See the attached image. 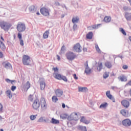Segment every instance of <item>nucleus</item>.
Returning <instances> with one entry per match:
<instances>
[{"label": "nucleus", "mask_w": 131, "mask_h": 131, "mask_svg": "<svg viewBox=\"0 0 131 131\" xmlns=\"http://www.w3.org/2000/svg\"><path fill=\"white\" fill-rule=\"evenodd\" d=\"M11 26H12L11 24L5 21H0V27L5 30V31H8V30L11 28Z\"/></svg>", "instance_id": "f257e3e1"}, {"label": "nucleus", "mask_w": 131, "mask_h": 131, "mask_svg": "<svg viewBox=\"0 0 131 131\" xmlns=\"http://www.w3.org/2000/svg\"><path fill=\"white\" fill-rule=\"evenodd\" d=\"M16 28L17 31L19 32H23V31H25V29H26V26L24 23H18L17 25Z\"/></svg>", "instance_id": "f03ea898"}, {"label": "nucleus", "mask_w": 131, "mask_h": 131, "mask_svg": "<svg viewBox=\"0 0 131 131\" xmlns=\"http://www.w3.org/2000/svg\"><path fill=\"white\" fill-rule=\"evenodd\" d=\"M77 118H78L77 113L76 112H74L68 116V120H69V121H77Z\"/></svg>", "instance_id": "7ed1b4c3"}, {"label": "nucleus", "mask_w": 131, "mask_h": 131, "mask_svg": "<svg viewBox=\"0 0 131 131\" xmlns=\"http://www.w3.org/2000/svg\"><path fill=\"white\" fill-rule=\"evenodd\" d=\"M31 62V60H30V57L28 55H24L23 57V63L24 65H26L28 66V65H30V62Z\"/></svg>", "instance_id": "20e7f679"}, {"label": "nucleus", "mask_w": 131, "mask_h": 131, "mask_svg": "<svg viewBox=\"0 0 131 131\" xmlns=\"http://www.w3.org/2000/svg\"><path fill=\"white\" fill-rule=\"evenodd\" d=\"M40 13L43 15V16H49L50 15V10L47 8L43 7L40 9Z\"/></svg>", "instance_id": "39448f33"}, {"label": "nucleus", "mask_w": 131, "mask_h": 131, "mask_svg": "<svg viewBox=\"0 0 131 131\" xmlns=\"http://www.w3.org/2000/svg\"><path fill=\"white\" fill-rule=\"evenodd\" d=\"M66 57L68 60L72 61V60H74V59L75 58V54L73 52H70L66 54Z\"/></svg>", "instance_id": "423d86ee"}, {"label": "nucleus", "mask_w": 131, "mask_h": 131, "mask_svg": "<svg viewBox=\"0 0 131 131\" xmlns=\"http://www.w3.org/2000/svg\"><path fill=\"white\" fill-rule=\"evenodd\" d=\"M39 106H40L39 100L38 99L35 100L32 104L33 109L34 110H37L38 108H39Z\"/></svg>", "instance_id": "0eeeda50"}, {"label": "nucleus", "mask_w": 131, "mask_h": 131, "mask_svg": "<svg viewBox=\"0 0 131 131\" xmlns=\"http://www.w3.org/2000/svg\"><path fill=\"white\" fill-rule=\"evenodd\" d=\"M122 123L124 126L128 127V126H130L131 125V121L129 119H126L122 121Z\"/></svg>", "instance_id": "6e6552de"}, {"label": "nucleus", "mask_w": 131, "mask_h": 131, "mask_svg": "<svg viewBox=\"0 0 131 131\" xmlns=\"http://www.w3.org/2000/svg\"><path fill=\"white\" fill-rule=\"evenodd\" d=\"M81 46H80V44L79 43H76L73 47V51L74 52H77V53H80L81 52Z\"/></svg>", "instance_id": "1a4fd4ad"}, {"label": "nucleus", "mask_w": 131, "mask_h": 131, "mask_svg": "<svg viewBox=\"0 0 131 131\" xmlns=\"http://www.w3.org/2000/svg\"><path fill=\"white\" fill-rule=\"evenodd\" d=\"M118 79L119 80V81L125 82L127 81V77L124 75H121L118 77Z\"/></svg>", "instance_id": "9d476101"}, {"label": "nucleus", "mask_w": 131, "mask_h": 131, "mask_svg": "<svg viewBox=\"0 0 131 131\" xmlns=\"http://www.w3.org/2000/svg\"><path fill=\"white\" fill-rule=\"evenodd\" d=\"M41 107L42 109H47V102L44 98H41L40 99Z\"/></svg>", "instance_id": "9b49d317"}, {"label": "nucleus", "mask_w": 131, "mask_h": 131, "mask_svg": "<svg viewBox=\"0 0 131 131\" xmlns=\"http://www.w3.org/2000/svg\"><path fill=\"white\" fill-rule=\"evenodd\" d=\"M121 104L125 108H128V107H129V102L126 100H122Z\"/></svg>", "instance_id": "f8f14e48"}, {"label": "nucleus", "mask_w": 131, "mask_h": 131, "mask_svg": "<svg viewBox=\"0 0 131 131\" xmlns=\"http://www.w3.org/2000/svg\"><path fill=\"white\" fill-rule=\"evenodd\" d=\"M55 94L58 97H61L63 96V90L57 89L55 91Z\"/></svg>", "instance_id": "ddd939ff"}, {"label": "nucleus", "mask_w": 131, "mask_h": 131, "mask_svg": "<svg viewBox=\"0 0 131 131\" xmlns=\"http://www.w3.org/2000/svg\"><path fill=\"white\" fill-rule=\"evenodd\" d=\"M46 88V81L45 80H40V89L41 91H43Z\"/></svg>", "instance_id": "4468645a"}, {"label": "nucleus", "mask_w": 131, "mask_h": 131, "mask_svg": "<svg viewBox=\"0 0 131 131\" xmlns=\"http://www.w3.org/2000/svg\"><path fill=\"white\" fill-rule=\"evenodd\" d=\"M3 65L5 67V68H6V69H12V65L11 64V63H10V62H4L3 63Z\"/></svg>", "instance_id": "2eb2a0df"}, {"label": "nucleus", "mask_w": 131, "mask_h": 131, "mask_svg": "<svg viewBox=\"0 0 131 131\" xmlns=\"http://www.w3.org/2000/svg\"><path fill=\"white\" fill-rule=\"evenodd\" d=\"M72 22L73 24H76L79 22V17L78 16H75L72 18Z\"/></svg>", "instance_id": "dca6fc26"}, {"label": "nucleus", "mask_w": 131, "mask_h": 131, "mask_svg": "<svg viewBox=\"0 0 131 131\" xmlns=\"http://www.w3.org/2000/svg\"><path fill=\"white\" fill-rule=\"evenodd\" d=\"M100 25H101V24L91 26L88 27V29H89V30H94V29H98V28H99V26H100Z\"/></svg>", "instance_id": "f3484780"}, {"label": "nucleus", "mask_w": 131, "mask_h": 131, "mask_svg": "<svg viewBox=\"0 0 131 131\" xmlns=\"http://www.w3.org/2000/svg\"><path fill=\"white\" fill-rule=\"evenodd\" d=\"M0 48L1 49L2 51H5L6 50V45L4 43L2 40L0 39Z\"/></svg>", "instance_id": "a211bd4d"}, {"label": "nucleus", "mask_w": 131, "mask_h": 131, "mask_svg": "<svg viewBox=\"0 0 131 131\" xmlns=\"http://www.w3.org/2000/svg\"><path fill=\"white\" fill-rule=\"evenodd\" d=\"M92 70L89 67V64H86V68L85 69V73L86 74H91L92 73Z\"/></svg>", "instance_id": "6ab92c4d"}, {"label": "nucleus", "mask_w": 131, "mask_h": 131, "mask_svg": "<svg viewBox=\"0 0 131 131\" xmlns=\"http://www.w3.org/2000/svg\"><path fill=\"white\" fill-rule=\"evenodd\" d=\"M50 122L51 123H52V124H58V123H60V121L52 118L50 121Z\"/></svg>", "instance_id": "aec40b11"}, {"label": "nucleus", "mask_w": 131, "mask_h": 131, "mask_svg": "<svg viewBox=\"0 0 131 131\" xmlns=\"http://www.w3.org/2000/svg\"><path fill=\"white\" fill-rule=\"evenodd\" d=\"M80 121L81 122H83V123H85V124H89V123H90V121L87 120L84 117H81Z\"/></svg>", "instance_id": "412c9836"}, {"label": "nucleus", "mask_w": 131, "mask_h": 131, "mask_svg": "<svg viewBox=\"0 0 131 131\" xmlns=\"http://www.w3.org/2000/svg\"><path fill=\"white\" fill-rule=\"evenodd\" d=\"M88 91V88L85 87H78V91L82 92V93H85Z\"/></svg>", "instance_id": "4be33fe9"}, {"label": "nucleus", "mask_w": 131, "mask_h": 131, "mask_svg": "<svg viewBox=\"0 0 131 131\" xmlns=\"http://www.w3.org/2000/svg\"><path fill=\"white\" fill-rule=\"evenodd\" d=\"M23 88L24 89V90H28L30 89V83L29 82V81H27V83L23 85Z\"/></svg>", "instance_id": "5701e85b"}, {"label": "nucleus", "mask_w": 131, "mask_h": 131, "mask_svg": "<svg viewBox=\"0 0 131 131\" xmlns=\"http://www.w3.org/2000/svg\"><path fill=\"white\" fill-rule=\"evenodd\" d=\"M53 75H54V77L55 78H56V79H58L59 80H61V78L62 76L60 74L54 73L53 74Z\"/></svg>", "instance_id": "b1692460"}, {"label": "nucleus", "mask_w": 131, "mask_h": 131, "mask_svg": "<svg viewBox=\"0 0 131 131\" xmlns=\"http://www.w3.org/2000/svg\"><path fill=\"white\" fill-rule=\"evenodd\" d=\"M107 106H108V103H107L106 102H104L100 105L99 109H103V108H106Z\"/></svg>", "instance_id": "393cba45"}, {"label": "nucleus", "mask_w": 131, "mask_h": 131, "mask_svg": "<svg viewBox=\"0 0 131 131\" xmlns=\"http://www.w3.org/2000/svg\"><path fill=\"white\" fill-rule=\"evenodd\" d=\"M6 94L9 99H12V92H11V90H7Z\"/></svg>", "instance_id": "a878e982"}, {"label": "nucleus", "mask_w": 131, "mask_h": 131, "mask_svg": "<svg viewBox=\"0 0 131 131\" xmlns=\"http://www.w3.org/2000/svg\"><path fill=\"white\" fill-rule=\"evenodd\" d=\"M29 11L30 12H32V13H34L36 11V8H35L34 6H31L29 7Z\"/></svg>", "instance_id": "bb28decb"}, {"label": "nucleus", "mask_w": 131, "mask_h": 131, "mask_svg": "<svg viewBox=\"0 0 131 131\" xmlns=\"http://www.w3.org/2000/svg\"><path fill=\"white\" fill-rule=\"evenodd\" d=\"M6 81L8 82V83H11V84H15V82H16V80H10L9 79H6Z\"/></svg>", "instance_id": "cd10ccee"}, {"label": "nucleus", "mask_w": 131, "mask_h": 131, "mask_svg": "<svg viewBox=\"0 0 131 131\" xmlns=\"http://www.w3.org/2000/svg\"><path fill=\"white\" fill-rule=\"evenodd\" d=\"M50 32V31L47 30L43 34V37L45 39L48 38L49 37V33Z\"/></svg>", "instance_id": "c85d7f7f"}, {"label": "nucleus", "mask_w": 131, "mask_h": 131, "mask_svg": "<svg viewBox=\"0 0 131 131\" xmlns=\"http://www.w3.org/2000/svg\"><path fill=\"white\" fill-rule=\"evenodd\" d=\"M78 129L81 131H88V130L86 129V127L83 126H79Z\"/></svg>", "instance_id": "c756f323"}, {"label": "nucleus", "mask_w": 131, "mask_h": 131, "mask_svg": "<svg viewBox=\"0 0 131 131\" xmlns=\"http://www.w3.org/2000/svg\"><path fill=\"white\" fill-rule=\"evenodd\" d=\"M86 38L92 39L93 38V32H90L86 35Z\"/></svg>", "instance_id": "7c9ffc66"}, {"label": "nucleus", "mask_w": 131, "mask_h": 131, "mask_svg": "<svg viewBox=\"0 0 131 131\" xmlns=\"http://www.w3.org/2000/svg\"><path fill=\"white\" fill-rule=\"evenodd\" d=\"M104 22L108 23L111 21V17L110 16H105L104 18Z\"/></svg>", "instance_id": "2f4dec72"}, {"label": "nucleus", "mask_w": 131, "mask_h": 131, "mask_svg": "<svg viewBox=\"0 0 131 131\" xmlns=\"http://www.w3.org/2000/svg\"><path fill=\"white\" fill-rule=\"evenodd\" d=\"M102 69H103V66L102 64V62H98V67L97 68V70H98L99 71H101V70H102Z\"/></svg>", "instance_id": "473e14b6"}, {"label": "nucleus", "mask_w": 131, "mask_h": 131, "mask_svg": "<svg viewBox=\"0 0 131 131\" xmlns=\"http://www.w3.org/2000/svg\"><path fill=\"white\" fill-rule=\"evenodd\" d=\"M105 66H106V67H107V68L110 69V68H111V67H112V64H111V62H110L109 61H107L105 63Z\"/></svg>", "instance_id": "72a5a7b5"}, {"label": "nucleus", "mask_w": 131, "mask_h": 131, "mask_svg": "<svg viewBox=\"0 0 131 131\" xmlns=\"http://www.w3.org/2000/svg\"><path fill=\"white\" fill-rule=\"evenodd\" d=\"M120 112L123 116H126L127 115V112L125 110H122Z\"/></svg>", "instance_id": "f704fd0d"}, {"label": "nucleus", "mask_w": 131, "mask_h": 131, "mask_svg": "<svg viewBox=\"0 0 131 131\" xmlns=\"http://www.w3.org/2000/svg\"><path fill=\"white\" fill-rule=\"evenodd\" d=\"M38 122H46L47 121L46 119H43V117H41L38 120Z\"/></svg>", "instance_id": "c9c22d12"}, {"label": "nucleus", "mask_w": 131, "mask_h": 131, "mask_svg": "<svg viewBox=\"0 0 131 131\" xmlns=\"http://www.w3.org/2000/svg\"><path fill=\"white\" fill-rule=\"evenodd\" d=\"M57 96H54L52 97V101L54 103H57L58 102V98L57 97Z\"/></svg>", "instance_id": "e433bc0d"}, {"label": "nucleus", "mask_w": 131, "mask_h": 131, "mask_svg": "<svg viewBox=\"0 0 131 131\" xmlns=\"http://www.w3.org/2000/svg\"><path fill=\"white\" fill-rule=\"evenodd\" d=\"M106 95L108 99H111L112 95L110 94V91H108L106 92Z\"/></svg>", "instance_id": "4c0bfd02"}, {"label": "nucleus", "mask_w": 131, "mask_h": 131, "mask_svg": "<svg viewBox=\"0 0 131 131\" xmlns=\"http://www.w3.org/2000/svg\"><path fill=\"white\" fill-rule=\"evenodd\" d=\"M119 30H120V32H121L122 33V34H123V35H126V32H125V31H124L123 28H120L119 29Z\"/></svg>", "instance_id": "58836bf2"}, {"label": "nucleus", "mask_w": 131, "mask_h": 131, "mask_svg": "<svg viewBox=\"0 0 131 131\" xmlns=\"http://www.w3.org/2000/svg\"><path fill=\"white\" fill-rule=\"evenodd\" d=\"M78 28V27H77V25H76V24H74L73 26V30L76 31V30H77Z\"/></svg>", "instance_id": "ea45409f"}, {"label": "nucleus", "mask_w": 131, "mask_h": 131, "mask_svg": "<svg viewBox=\"0 0 131 131\" xmlns=\"http://www.w3.org/2000/svg\"><path fill=\"white\" fill-rule=\"evenodd\" d=\"M36 116H37V115H31L30 116V119H31V120H34L36 118Z\"/></svg>", "instance_id": "a19ab883"}, {"label": "nucleus", "mask_w": 131, "mask_h": 131, "mask_svg": "<svg viewBox=\"0 0 131 131\" xmlns=\"http://www.w3.org/2000/svg\"><path fill=\"white\" fill-rule=\"evenodd\" d=\"M28 101H30V102H32L33 101V95H30V96L28 97Z\"/></svg>", "instance_id": "79ce46f5"}, {"label": "nucleus", "mask_w": 131, "mask_h": 131, "mask_svg": "<svg viewBox=\"0 0 131 131\" xmlns=\"http://www.w3.org/2000/svg\"><path fill=\"white\" fill-rule=\"evenodd\" d=\"M95 49H96L97 52H98V53H101V51L100 50V48H99V46L97 44L95 45Z\"/></svg>", "instance_id": "37998d69"}, {"label": "nucleus", "mask_w": 131, "mask_h": 131, "mask_svg": "<svg viewBox=\"0 0 131 131\" xmlns=\"http://www.w3.org/2000/svg\"><path fill=\"white\" fill-rule=\"evenodd\" d=\"M109 76V74H108V73L105 72L104 74H103V78H107V77H108Z\"/></svg>", "instance_id": "c03bdc74"}, {"label": "nucleus", "mask_w": 131, "mask_h": 131, "mask_svg": "<svg viewBox=\"0 0 131 131\" xmlns=\"http://www.w3.org/2000/svg\"><path fill=\"white\" fill-rule=\"evenodd\" d=\"M19 41H20V45L21 46V47H23V46H24V42L23 41V39H19Z\"/></svg>", "instance_id": "a18cd8bd"}, {"label": "nucleus", "mask_w": 131, "mask_h": 131, "mask_svg": "<svg viewBox=\"0 0 131 131\" xmlns=\"http://www.w3.org/2000/svg\"><path fill=\"white\" fill-rule=\"evenodd\" d=\"M61 80H62L64 81H67V78L64 76H61Z\"/></svg>", "instance_id": "49530a36"}, {"label": "nucleus", "mask_w": 131, "mask_h": 131, "mask_svg": "<svg viewBox=\"0 0 131 131\" xmlns=\"http://www.w3.org/2000/svg\"><path fill=\"white\" fill-rule=\"evenodd\" d=\"M65 46H63L61 49V53H64L65 52Z\"/></svg>", "instance_id": "de8ad7c7"}, {"label": "nucleus", "mask_w": 131, "mask_h": 131, "mask_svg": "<svg viewBox=\"0 0 131 131\" xmlns=\"http://www.w3.org/2000/svg\"><path fill=\"white\" fill-rule=\"evenodd\" d=\"M17 35L19 40L22 39V34L20 33H18Z\"/></svg>", "instance_id": "09e8293b"}, {"label": "nucleus", "mask_w": 131, "mask_h": 131, "mask_svg": "<svg viewBox=\"0 0 131 131\" xmlns=\"http://www.w3.org/2000/svg\"><path fill=\"white\" fill-rule=\"evenodd\" d=\"M16 89H17V87L16 86L12 85L11 86V91H12V92H14V91H15V90H16Z\"/></svg>", "instance_id": "8fccbe9b"}, {"label": "nucleus", "mask_w": 131, "mask_h": 131, "mask_svg": "<svg viewBox=\"0 0 131 131\" xmlns=\"http://www.w3.org/2000/svg\"><path fill=\"white\" fill-rule=\"evenodd\" d=\"M52 70H53L54 72H58V71H59V69H58V68H53L52 69Z\"/></svg>", "instance_id": "3c124183"}, {"label": "nucleus", "mask_w": 131, "mask_h": 131, "mask_svg": "<svg viewBox=\"0 0 131 131\" xmlns=\"http://www.w3.org/2000/svg\"><path fill=\"white\" fill-rule=\"evenodd\" d=\"M3 58H4V54L0 51V58L2 59Z\"/></svg>", "instance_id": "603ef678"}, {"label": "nucleus", "mask_w": 131, "mask_h": 131, "mask_svg": "<svg viewBox=\"0 0 131 131\" xmlns=\"http://www.w3.org/2000/svg\"><path fill=\"white\" fill-rule=\"evenodd\" d=\"M122 68L123 69L126 70L127 69V68H128V67L127 66V65H124L123 66Z\"/></svg>", "instance_id": "864d4df0"}, {"label": "nucleus", "mask_w": 131, "mask_h": 131, "mask_svg": "<svg viewBox=\"0 0 131 131\" xmlns=\"http://www.w3.org/2000/svg\"><path fill=\"white\" fill-rule=\"evenodd\" d=\"M61 118L62 119H65L66 118V115H62L60 116Z\"/></svg>", "instance_id": "5fc2aeb1"}, {"label": "nucleus", "mask_w": 131, "mask_h": 131, "mask_svg": "<svg viewBox=\"0 0 131 131\" xmlns=\"http://www.w3.org/2000/svg\"><path fill=\"white\" fill-rule=\"evenodd\" d=\"M109 99H110V100H112L114 103H115V99H114V97L112 96L111 98Z\"/></svg>", "instance_id": "6e6d98bb"}, {"label": "nucleus", "mask_w": 131, "mask_h": 131, "mask_svg": "<svg viewBox=\"0 0 131 131\" xmlns=\"http://www.w3.org/2000/svg\"><path fill=\"white\" fill-rule=\"evenodd\" d=\"M73 77L74 78V79H78V77H77V76H76V74H74L73 75Z\"/></svg>", "instance_id": "4d7b16f0"}, {"label": "nucleus", "mask_w": 131, "mask_h": 131, "mask_svg": "<svg viewBox=\"0 0 131 131\" xmlns=\"http://www.w3.org/2000/svg\"><path fill=\"white\" fill-rule=\"evenodd\" d=\"M3 111V105L0 103V112H2Z\"/></svg>", "instance_id": "13d9d810"}, {"label": "nucleus", "mask_w": 131, "mask_h": 131, "mask_svg": "<svg viewBox=\"0 0 131 131\" xmlns=\"http://www.w3.org/2000/svg\"><path fill=\"white\" fill-rule=\"evenodd\" d=\"M123 9H124V11H128V7H127L126 6L124 7Z\"/></svg>", "instance_id": "bf43d9fd"}, {"label": "nucleus", "mask_w": 131, "mask_h": 131, "mask_svg": "<svg viewBox=\"0 0 131 131\" xmlns=\"http://www.w3.org/2000/svg\"><path fill=\"white\" fill-rule=\"evenodd\" d=\"M1 39H2V41H5V39H4V37H3V36H1Z\"/></svg>", "instance_id": "052dcab7"}, {"label": "nucleus", "mask_w": 131, "mask_h": 131, "mask_svg": "<svg viewBox=\"0 0 131 131\" xmlns=\"http://www.w3.org/2000/svg\"><path fill=\"white\" fill-rule=\"evenodd\" d=\"M75 8H78V4H77V3H75Z\"/></svg>", "instance_id": "680f3d73"}, {"label": "nucleus", "mask_w": 131, "mask_h": 131, "mask_svg": "<svg viewBox=\"0 0 131 131\" xmlns=\"http://www.w3.org/2000/svg\"><path fill=\"white\" fill-rule=\"evenodd\" d=\"M62 108H65V107H66V105H65L64 103H62Z\"/></svg>", "instance_id": "e2e57ef3"}, {"label": "nucleus", "mask_w": 131, "mask_h": 131, "mask_svg": "<svg viewBox=\"0 0 131 131\" xmlns=\"http://www.w3.org/2000/svg\"><path fill=\"white\" fill-rule=\"evenodd\" d=\"M83 50L84 52H86V51L88 50V49H86V48H84L83 49Z\"/></svg>", "instance_id": "0e129e2a"}, {"label": "nucleus", "mask_w": 131, "mask_h": 131, "mask_svg": "<svg viewBox=\"0 0 131 131\" xmlns=\"http://www.w3.org/2000/svg\"><path fill=\"white\" fill-rule=\"evenodd\" d=\"M57 57L58 60H60V59H61V58H60V56H59V55H57Z\"/></svg>", "instance_id": "69168bd1"}, {"label": "nucleus", "mask_w": 131, "mask_h": 131, "mask_svg": "<svg viewBox=\"0 0 131 131\" xmlns=\"http://www.w3.org/2000/svg\"><path fill=\"white\" fill-rule=\"evenodd\" d=\"M56 6H60L59 3H56Z\"/></svg>", "instance_id": "338daca9"}, {"label": "nucleus", "mask_w": 131, "mask_h": 131, "mask_svg": "<svg viewBox=\"0 0 131 131\" xmlns=\"http://www.w3.org/2000/svg\"><path fill=\"white\" fill-rule=\"evenodd\" d=\"M118 57H119V58H120V59H121L122 60V56L119 55Z\"/></svg>", "instance_id": "774afa93"}]
</instances>
